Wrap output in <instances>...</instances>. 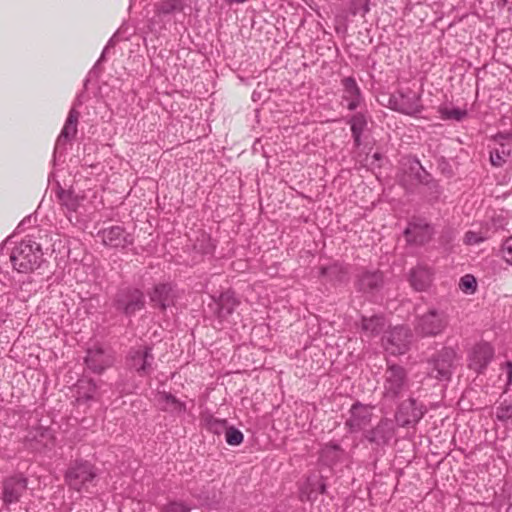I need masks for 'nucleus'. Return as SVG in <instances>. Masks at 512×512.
Returning <instances> with one entry per match:
<instances>
[{"label": "nucleus", "mask_w": 512, "mask_h": 512, "mask_svg": "<svg viewBox=\"0 0 512 512\" xmlns=\"http://www.w3.org/2000/svg\"><path fill=\"white\" fill-rule=\"evenodd\" d=\"M42 255L40 245L31 238H25L12 250L10 261L19 273H29L39 267Z\"/></svg>", "instance_id": "f257e3e1"}, {"label": "nucleus", "mask_w": 512, "mask_h": 512, "mask_svg": "<svg viewBox=\"0 0 512 512\" xmlns=\"http://www.w3.org/2000/svg\"><path fill=\"white\" fill-rule=\"evenodd\" d=\"M449 321L446 310L431 306L425 313L415 318L414 331L421 337H436L446 330Z\"/></svg>", "instance_id": "f03ea898"}, {"label": "nucleus", "mask_w": 512, "mask_h": 512, "mask_svg": "<svg viewBox=\"0 0 512 512\" xmlns=\"http://www.w3.org/2000/svg\"><path fill=\"white\" fill-rule=\"evenodd\" d=\"M98 475L99 470L95 464L85 459H76L69 464L64 478L71 489L81 492L87 491Z\"/></svg>", "instance_id": "7ed1b4c3"}, {"label": "nucleus", "mask_w": 512, "mask_h": 512, "mask_svg": "<svg viewBox=\"0 0 512 512\" xmlns=\"http://www.w3.org/2000/svg\"><path fill=\"white\" fill-rule=\"evenodd\" d=\"M410 380L406 369L397 364H389L383 375L384 400L396 401L409 390Z\"/></svg>", "instance_id": "20e7f679"}, {"label": "nucleus", "mask_w": 512, "mask_h": 512, "mask_svg": "<svg viewBox=\"0 0 512 512\" xmlns=\"http://www.w3.org/2000/svg\"><path fill=\"white\" fill-rule=\"evenodd\" d=\"M114 308L127 317L144 309L145 297L141 290L132 287L119 289L113 300Z\"/></svg>", "instance_id": "39448f33"}, {"label": "nucleus", "mask_w": 512, "mask_h": 512, "mask_svg": "<svg viewBox=\"0 0 512 512\" xmlns=\"http://www.w3.org/2000/svg\"><path fill=\"white\" fill-rule=\"evenodd\" d=\"M456 358L457 354L453 348L444 347L428 361L429 375L440 381H448L455 368Z\"/></svg>", "instance_id": "423d86ee"}, {"label": "nucleus", "mask_w": 512, "mask_h": 512, "mask_svg": "<svg viewBox=\"0 0 512 512\" xmlns=\"http://www.w3.org/2000/svg\"><path fill=\"white\" fill-rule=\"evenodd\" d=\"M413 335L406 326H396L390 329L383 338V345L390 354L402 355L407 352Z\"/></svg>", "instance_id": "0eeeda50"}, {"label": "nucleus", "mask_w": 512, "mask_h": 512, "mask_svg": "<svg viewBox=\"0 0 512 512\" xmlns=\"http://www.w3.org/2000/svg\"><path fill=\"white\" fill-rule=\"evenodd\" d=\"M389 107L407 115H415L422 110L420 96L410 89L392 94L389 98Z\"/></svg>", "instance_id": "6e6552de"}, {"label": "nucleus", "mask_w": 512, "mask_h": 512, "mask_svg": "<svg viewBox=\"0 0 512 512\" xmlns=\"http://www.w3.org/2000/svg\"><path fill=\"white\" fill-rule=\"evenodd\" d=\"M426 412L422 404L417 403L414 398L404 400L398 406L395 414V420L401 427H409L416 425Z\"/></svg>", "instance_id": "1a4fd4ad"}, {"label": "nucleus", "mask_w": 512, "mask_h": 512, "mask_svg": "<svg viewBox=\"0 0 512 512\" xmlns=\"http://www.w3.org/2000/svg\"><path fill=\"white\" fill-rule=\"evenodd\" d=\"M434 234L433 227L423 218L413 217L404 230V236L409 244L424 245Z\"/></svg>", "instance_id": "9d476101"}, {"label": "nucleus", "mask_w": 512, "mask_h": 512, "mask_svg": "<svg viewBox=\"0 0 512 512\" xmlns=\"http://www.w3.org/2000/svg\"><path fill=\"white\" fill-rule=\"evenodd\" d=\"M154 355L152 348L131 349L127 357V365L140 376L150 375L153 371Z\"/></svg>", "instance_id": "9b49d317"}, {"label": "nucleus", "mask_w": 512, "mask_h": 512, "mask_svg": "<svg viewBox=\"0 0 512 512\" xmlns=\"http://www.w3.org/2000/svg\"><path fill=\"white\" fill-rule=\"evenodd\" d=\"M494 358V348L487 342L475 344L468 354V367L480 374Z\"/></svg>", "instance_id": "f8f14e48"}, {"label": "nucleus", "mask_w": 512, "mask_h": 512, "mask_svg": "<svg viewBox=\"0 0 512 512\" xmlns=\"http://www.w3.org/2000/svg\"><path fill=\"white\" fill-rule=\"evenodd\" d=\"M372 406L354 403L349 410V417L345 422V426L352 433L359 432L368 426L372 420Z\"/></svg>", "instance_id": "ddd939ff"}, {"label": "nucleus", "mask_w": 512, "mask_h": 512, "mask_svg": "<svg viewBox=\"0 0 512 512\" xmlns=\"http://www.w3.org/2000/svg\"><path fill=\"white\" fill-rule=\"evenodd\" d=\"M98 235L106 246L113 248H125L132 245L134 237L121 226H111L99 231Z\"/></svg>", "instance_id": "4468645a"}, {"label": "nucleus", "mask_w": 512, "mask_h": 512, "mask_svg": "<svg viewBox=\"0 0 512 512\" xmlns=\"http://www.w3.org/2000/svg\"><path fill=\"white\" fill-rule=\"evenodd\" d=\"M150 301L154 307L165 311L175 304L177 298L175 287L170 283H160L149 292Z\"/></svg>", "instance_id": "2eb2a0df"}, {"label": "nucleus", "mask_w": 512, "mask_h": 512, "mask_svg": "<svg viewBox=\"0 0 512 512\" xmlns=\"http://www.w3.org/2000/svg\"><path fill=\"white\" fill-rule=\"evenodd\" d=\"M187 6V0H161L154 5L155 17L163 23L175 21Z\"/></svg>", "instance_id": "dca6fc26"}, {"label": "nucleus", "mask_w": 512, "mask_h": 512, "mask_svg": "<svg viewBox=\"0 0 512 512\" xmlns=\"http://www.w3.org/2000/svg\"><path fill=\"white\" fill-rule=\"evenodd\" d=\"M395 434V426L391 419L383 418L371 430L366 431L365 438L376 445L387 444Z\"/></svg>", "instance_id": "f3484780"}, {"label": "nucleus", "mask_w": 512, "mask_h": 512, "mask_svg": "<svg viewBox=\"0 0 512 512\" xmlns=\"http://www.w3.org/2000/svg\"><path fill=\"white\" fill-rule=\"evenodd\" d=\"M383 283V273L380 270L364 269L357 275L355 285L361 292L374 293L383 286Z\"/></svg>", "instance_id": "a211bd4d"}, {"label": "nucleus", "mask_w": 512, "mask_h": 512, "mask_svg": "<svg viewBox=\"0 0 512 512\" xmlns=\"http://www.w3.org/2000/svg\"><path fill=\"white\" fill-rule=\"evenodd\" d=\"M26 489V478L22 476L8 478L3 484V502L6 505L17 503Z\"/></svg>", "instance_id": "6ab92c4d"}, {"label": "nucleus", "mask_w": 512, "mask_h": 512, "mask_svg": "<svg viewBox=\"0 0 512 512\" xmlns=\"http://www.w3.org/2000/svg\"><path fill=\"white\" fill-rule=\"evenodd\" d=\"M343 88L342 99L347 102L350 111L356 110L363 101V95L354 77H345L341 80Z\"/></svg>", "instance_id": "aec40b11"}, {"label": "nucleus", "mask_w": 512, "mask_h": 512, "mask_svg": "<svg viewBox=\"0 0 512 512\" xmlns=\"http://www.w3.org/2000/svg\"><path fill=\"white\" fill-rule=\"evenodd\" d=\"M79 116L80 113L75 108H71L64 127L56 140L55 151L64 149L66 143L74 138L77 133Z\"/></svg>", "instance_id": "412c9836"}, {"label": "nucleus", "mask_w": 512, "mask_h": 512, "mask_svg": "<svg viewBox=\"0 0 512 512\" xmlns=\"http://www.w3.org/2000/svg\"><path fill=\"white\" fill-rule=\"evenodd\" d=\"M87 367L94 373H101L113 363V358L101 348L89 349L85 357Z\"/></svg>", "instance_id": "4be33fe9"}, {"label": "nucleus", "mask_w": 512, "mask_h": 512, "mask_svg": "<svg viewBox=\"0 0 512 512\" xmlns=\"http://www.w3.org/2000/svg\"><path fill=\"white\" fill-rule=\"evenodd\" d=\"M60 205L66 209L65 214L70 222H72V214L78 212L84 197L75 194L72 190L59 188L56 192Z\"/></svg>", "instance_id": "5701e85b"}, {"label": "nucleus", "mask_w": 512, "mask_h": 512, "mask_svg": "<svg viewBox=\"0 0 512 512\" xmlns=\"http://www.w3.org/2000/svg\"><path fill=\"white\" fill-rule=\"evenodd\" d=\"M239 305L234 292L228 290L219 295L215 300V314L220 320L227 319Z\"/></svg>", "instance_id": "b1692460"}, {"label": "nucleus", "mask_w": 512, "mask_h": 512, "mask_svg": "<svg viewBox=\"0 0 512 512\" xmlns=\"http://www.w3.org/2000/svg\"><path fill=\"white\" fill-rule=\"evenodd\" d=\"M409 282L416 291H425L432 282V274L427 267L419 265L411 270Z\"/></svg>", "instance_id": "393cba45"}, {"label": "nucleus", "mask_w": 512, "mask_h": 512, "mask_svg": "<svg viewBox=\"0 0 512 512\" xmlns=\"http://www.w3.org/2000/svg\"><path fill=\"white\" fill-rule=\"evenodd\" d=\"M157 403L161 410L175 414H182L186 411L184 402L177 399L174 395L168 392H159L156 397Z\"/></svg>", "instance_id": "a878e982"}, {"label": "nucleus", "mask_w": 512, "mask_h": 512, "mask_svg": "<svg viewBox=\"0 0 512 512\" xmlns=\"http://www.w3.org/2000/svg\"><path fill=\"white\" fill-rule=\"evenodd\" d=\"M320 275L330 282H344L348 280L349 269L347 265L334 262L320 268Z\"/></svg>", "instance_id": "bb28decb"}, {"label": "nucleus", "mask_w": 512, "mask_h": 512, "mask_svg": "<svg viewBox=\"0 0 512 512\" xmlns=\"http://www.w3.org/2000/svg\"><path fill=\"white\" fill-rule=\"evenodd\" d=\"M97 394L96 383L92 379H80L76 384V400L88 402L94 400Z\"/></svg>", "instance_id": "cd10ccee"}, {"label": "nucleus", "mask_w": 512, "mask_h": 512, "mask_svg": "<svg viewBox=\"0 0 512 512\" xmlns=\"http://www.w3.org/2000/svg\"><path fill=\"white\" fill-rule=\"evenodd\" d=\"M351 125L352 137L356 147H360L362 144V134L367 127L366 116L361 113H355L348 121Z\"/></svg>", "instance_id": "c85d7f7f"}, {"label": "nucleus", "mask_w": 512, "mask_h": 512, "mask_svg": "<svg viewBox=\"0 0 512 512\" xmlns=\"http://www.w3.org/2000/svg\"><path fill=\"white\" fill-rule=\"evenodd\" d=\"M385 326V319L383 316L375 315L372 317H362L361 328L370 336L378 335L382 332Z\"/></svg>", "instance_id": "c756f323"}, {"label": "nucleus", "mask_w": 512, "mask_h": 512, "mask_svg": "<svg viewBox=\"0 0 512 512\" xmlns=\"http://www.w3.org/2000/svg\"><path fill=\"white\" fill-rule=\"evenodd\" d=\"M343 455V450L338 444L328 443L326 444L320 453L321 460L331 466L337 463Z\"/></svg>", "instance_id": "7c9ffc66"}, {"label": "nucleus", "mask_w": 512, "mask_h": 512, "mask_svg": "<svg viewBox=\"0 0 512 512\" xmlns=\"http://www.w3.org/2000/svg\"><path fill=\"white\" fill-rule=\"evenodd\" d=\"M409 168L414 174V178L420 184L429 185L432 182V176L423 168L418 159H413L410 161Z\"/></svg>", "instance_id": "2f4dec72"}, {"label": "nucleus", "mask_w": 512, "mask_h": 512, "mask_svg": "<svg viewBox=\"0 0 512 512\" xmlns=\"http://www.w3.org/2000/svg\"><path fill=\"white\" fill-rule=\"evenodd\" d=\"M439 113L443 120H455V121H462L468 115L467 110H465V109L449 108L446 106L440 107Z\"/></svg>", "instance_id": "473e14b6"}, {"label": "nucleus", "mask_w": 512, "mask_h": 512, "mask_svg": "<svg viewBox=\"0 0 512 512\" xmlns=\"http://www.w3.org/2000/svg\"><path fill=\"white\" fill-rule=\"evenodd\" d=\"M203 421L205 423L206 428L215 434H220L222 430H225L227 428L226 420L217 419L210 414L204 415Z\"/></svg>", "instance_id": "72a5a7b5"}, {"label": "nucleus", "mask_w": 512, "mask_h": 512, "mask_svg": "<svg viewBox=\"0 0 512 512\" xmlns=\"http://www.w3.org/2000/svg\"><path fill=\"white\" fill-rule=\"evenodd\" d=\"M496 418L504 423H512V402H501L496 408Z\"/></svg>", "instance_id": "f704fd0d"}, {"label": "nucleus", "mask_w": 512, "mask_h": 512, "mask_svg": "<svg viewBox=\"0 0 512 512\" xmlns=\"http://www.w3.org/2000/svg\"><path fill=\"white\" fill-rule=\"evenodd\" d=\"M243 438V433L239 429L233 426L227 427L225 429V440L229 445H240L243 442Z\"/></svg>", "instance_id": "c9c22d12"}, {"label": "nucleus", "mask_w": 512, "mask_h": 512, "mask_svg": "<svg viewBox=\"0 0 512 512\" xmlns=\"http://www.w3.org/2000/svg\"><path fill=\"white\" fill-rule=\"evenodd\" d=\"M370 0H350L349 11L352 15H366L370 11Z\"/></svg>", "instance_id": "e433bc0d"}, {"label": "nucleus", "mask_w": 512, "mask_h": 512, "mask_svg": "<svg viewBox=\"0 0 512 512\" xmlns=\"http://www.w3.org/2000/svg\"><path fill=\"white\" fill-rule=\"evenodd\" d=\"M307 485L309 488L307 495L308 500H315L318 494H324L326 492V485L322 479H318L315 482H312L309 478Z\"/></svg>", "instance_id": "4c0bfd02"}, {"label": "nucleus", "mask_w": 512, "mask_h": 512, "mask_svg": "<svg viewBox=\"0 0 512 512\" xmlns=\"http://www.w3.org/2000/svg\"><path fill=\"white\" fill-rule=\"evenodd\" d=\"M459 288L464 293L473 294L477 290L476 278L471 274L464 275L460 279Z\"/></svg>", "instance_id": "58836bf2"}, {"label": "nucleus", "mask_w": 512, "mask_h": 512, "mask_svg": "<svg viewBox=\"0 0 512 512\" xmlns=\"http://www.w3.org/2000/svg\"><path fill=\"white\" fill-rule=\"evenodd\" d=\"M500 254L507 264L512 265V237H508L503 241Z\"/></svg>", "instance_id": "ea45409f"}, {"label": "nucleus", "mask_w": 512, "mask_h": 512, "mask_svg": "<svg viewBox=\"0 0 512 512\" xmlns=\"http://www.w3.org/2000/svg\"><path fill=\"white\" fill-rule=\"evenodd\" d=\"M507 154L504 150L499 151L498 149L490 152V162L495 167H501L506 162Z\"/></svg>", "instance_id": "a19ab883"}, {"label": "nucleus", "mask_w": 512, "mask_h": 512, "mask_svg": "<svg viewBox=\"0 0 512 512\" xmlns=\"http://www.w3.org/2000/svg\"><path fill=\"white\" fill-rule=\"evenodd\" d=\"M483 241H485V237H483L481 235V233L474 232V231H468L465 234L464 242L467 245H476Z\"/></svg>", "instance_id": "79ce46f5"}, {"label": "nucleus", "mask_w": 512, "mask_h": 512, "mask_svg": "<svg viewBox=\"0 0 512 512\" xmlns=\"http://www.w3.org/2000/svg\"><path fill=\"white\" fill-rule=\"evenodd\" d=\"M202 244H196L195 248L199 249L203 254H210L214 250V245L211 242L210 237L203 235L201 240Z\"/></svg>", "instance_id": "37998d69"}, {"label": "nucleus", "mask_w": 512, "mask_h": 512, "mask_svg": "<svg viewBox=\"0 0 512 512\" xmlns=\"http://www.w3.org/2000/svg\"><path fill=\"white\" fill-rule=\"evenodd\" d=\"M164 512H190V508L180 502H171L165 506Z\"/></svg>", "instance_id": "c03bdc74"}, {"label": "nucleus", "mask_w": 512, "mask_h": 512, "mask_svg": "<svg viewBox=\"0 0 512 512\" xmlns=\"http://www.w3.org/2000/svg\"><path fill=\"white\" fill-rule=\"evenodd\" d=\"M505 370L507 374V382L510 383L512 381V362L508 361L505 363Z\"/></svg>", "instance_id": "a18cd8bd"}, {"label": "nucleus", "mask_w": 512, "mask_h": 512, "mask_svg": "<svg viewBox=\"0 0 512 512\" xmlns=\"http://www.w3.org/2000/svg\"><path fill=\"white\" fill-rule=\"evenodd\" d=\"M495 139L496 140H511L512 139V132H507V133L499 132L495 136Z\"/></svg>", "instance_id": "49530a36"}, {"label": "nucleus", "mask_w": 512, "mask_h": 512, "mask_svg": "<svg viewBox=\"0 0 512 512\" xmlns=\"http://www.w3.org/2000/svg\"><path fill=\"white\" fill-rule=\"evenodd\" d=\"M114 37H115V36H113V37L108 41V43H107V45L105 46V48H104V50H103V52H102V55H101L100 59L98 60V62H99V61H102V60L104 59L105 53L108 51V49H109L110 47H113V46H114V44H115V42H114Z\"/></svg>", "instance_id": "de8ad7c7"}, {"label": "nucleus", "mask_w": 512, "mask_h": 512, "mask_svg": "<svg viewBox=\"0 0 512 512\" xmlns=\"http://www.w3.org/2000/svg\"><path fill=\"white\" fill-rule=\"evenodd\" d=\"M381 157H382V156H381V154H380V153H375V154L373 155V158H374L375 160H380V159H381Z\"/></svg>", "instance_id": "09e8293b"}]
</instances>
